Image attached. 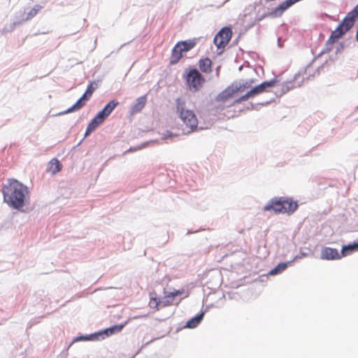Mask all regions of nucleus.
Wrapping results in <instances>:
<instances>
[{
  "label": "nucleus",
  "instance_id": "f704fd0d",
  "mask_svg": "<svg viewBox=\"0 0 358 358\" xmlns=\"http://www.w3.org/2000/svg\"><path fill=\"white\" fill-rule=\"evenodd\" d=\"M212 274H213V277L217 278V284H219L220 283V276H221L220 273L217 271H213Z\"/></svg>",
  "mask_w": 358,
  "mask_h": 358
},
{
  "label": "nucleus",
  "instance_id": "c9c22d12",
  "mask_svg": "<svg viewBox=\"0 0 358 358\" xmlns=\"http://www.w3.org/2000/svg\"><path fill=\"white\" fill-rule=\"evenodd\" d=\"M344 43H340L338 45H337V48H336V53H339L341 52L343 49H344Z\"/></svg>",
  "mask_w": 358,
  "mask_h": 358
},
{
  "label": "nucleus",
  "instance_id": "72a5a7b5",
  "mask_svg": "<svg viewBox=\"0 0 358 358\" xmlns=\"http://www.w3.org/2000/svg\"><path fill=\"white\" fill-rule=\"evenodd\" d=\"M247 68H248V74H252L253 73H255L256 72V69L254 68L253 66H250L249 64V62H248V66H247Z\"/></svg>",
  "mask_w": 358,
  "mask_h": 358
},
{
  "label": "nucleus",
  "instance_id": "9b49d317",
  "mask_svg": "<svg viewBox=\"0 0 358 358\" xmlns=\"http://www.w3.org/2000/svg\"><path fill=\"white\" fill-rule=\"evenodd\" d=\"M43 8L42 6L35 5L33 8H31L29 12L27 13L25 18H23L22 20L15 21L13 24H10V29L8 31H13L17 24H20L22 22L28 21L32 19L37 13Z\"/></svg>",
  "mask_w": 358,
  "mask_h": 358
},
{
  "label": "nucleus",
  "instance_id": "423d86ee",
  "mask_svg": "<svg viewBox=\"0 0 358 358\" xmlns=\"http://www.w3.org/2000/svg\"><path fill=\"white\" fill-rule=\"evenodd\" d=\"M231 35L232 31L230 27H223L215 35L213 42L218 49L224 48L230 41Z\"/></svg>",
  "mask_w": 358,
  "mask_h": 358
},
{
  "label": "nucleus",
  "instance_id": "20e7f679",
  "mask_svg": "<svg viewBox=\"0 0 358 358\" xmlns=\"http://www.w3.org/2000/svg\"><path fill=\"white\" fill-rule=\"evenodd\" d=\"M98 86L99 81L90 82V83L87 85L86 91L82 95V96L71 107L69 108L67 110L63 112H60L58 115H62L69 113H73L79 110L85 105L86 102L90 99L94 90L98 87Z\"/></svg>",
  "mask_w": 358,
  "mask_h": 358
},
{
  "label": "nucleus",
  "instance_id": "de8ad7c7",
  "mask_svg": "<svg viewBox=\"0 0 358 358\" xmlns=\"http://www.w3.org/2000/svg\"><path fill=\"white\" fill-rule=\"evenodd\" d=\"M297 75H295L294 80L296 79Z\"/></svg>",
  "mask_w": 358,
  "mask_h": 358
},
{
  "label": "nucleus",
  "instance_id": "a19ab883",
  "mask_svg": "<svg viewBox=\"0 0 358 358\" xmlns=\"http://www.w3.org/2000/svg\"><path fill=\"white\" fill-rule=\"evenodd\" d=\"M192 233H193V232H192V231H187V234H192Z\"/></svg>",
  "mask_w": 358,
  "mask_h": 358
},
{
  "label": "nucleus",
  "instance_id": "a878e982",
  "mask_svg": "<svg viewBox=\"0 0 358 358\" xmlns=\"http://www.w3.org/2000/svg\"><path fill=\"white\" fill-rule=\"evenodd\" d=\"M181 294V292L177 290L175 292H169L167 295H166L164 298V306L169 304L172 302L173 299Z\"/></svg>",
  "mask_w": 358,
  "mask_h": 358
},
{
  "label": "nucleus",
  "instance_id": "7ed1b4c3",
  "mask_svg": "<svg viewBox=\"0 0 358 358\" xmlns=\"http://www.w3.org/2000/svg\"><path fill=\"white\" fill-rule=\"evenodd\" d=\"M176 110L179 113V117L188 129L187 134L193 131L198 125V120L194 113L189 109L185 108V103L181 99H176Z\"/></svg>",
  "mask_w": 358,
  "mask_h": 358
},
{
  "label": "nucleus",
  "instance_id": "f8f14e48",
  "mask_svg": "<svg viewBox=\"0 0 358 358\" xmlns=\"http://www.w3.org/2000/svg\"><path fill=\"white\" fill-rule=\"evenodd\" d=\"M229 297L232 300L241 301L244 304L246 297L245 287L243 285L238 286L235 290L229 293Z\"/></svg>",
  "mask_w": 358,
  "mask_h": 358
},
{
  "label": "nucleus",
  "instance_id": "58836bf2",
  "mask_svg": "<svg viewBox=\"0 0 358 358\" xmlns=\"http://www.w3.org/2000/svg\"><path fill=\"white\" fill-rule=\"evenodd\" d=\"M220 68H221V66H218L216 68V69H215V71H216V76H219Z\"/></svg>",
  "mask_w": 358,
  "mask_h": 358
},
{
  "label": "nucleus",
  "instance_id": "e433bc0d",
  "mask_svg": "<svg viewBox=\"0 0 358 358\" xmlns=\"http://www.w3.org/2000/svg\"><path fill=\"white\" fill-rule=\"evenodd\" d=\"M93 131H94V130L87 125V129L85 130V137H87Z\"/></svg>",
  "mask_w": 358,
  "mask_h": 358
},
{
  "label": "nucleus",
  "instance_id": "c756f323",
  "mask_svg": "<svg viewBox=\"0 0 358 358\" xmlns=\"http://www.w3.org/2000/svg\"><path fill=\"white\" fill-rule=\"evenodd\" d=\"M279 81H280V80H278L277 78V77H275L274 78L271 79V80L264 81L262 83H263L265 89L267 90L268 88L273 87Z\"/></svg>",
  "mask_w": 358,
  "mask_h": 358
},
{
  "label": "nucleus",
  "instance_id": "2f4dec72",
  "mask_svg": "<svg viewBox=\"0 0 358 358\" xmlns=\"http://www.w3.org/2000/svg\"><path fill=\"white\" fill-rule=\"evenodd\" d=\"M101 124V122L96 117H94L88 124V126L94 131Z\"/></svg>",
  "mask_w": 358,
  "mask_h": 358
},
{
  "label": "nucleus",
  "instance_id": "f3484780",
  "mask_svg": "<svg viewBox=\"0 0 358 358\" xmlns=\"http://www.w3.org/2000/svg\"><path fill=\"white\" fill-rule=\"evenodd\" d=\"M293 262L294 260L279 263L276 266H275L269 271L268 275H275L281 273L287 268L288 266L291 265Z\"/></svg>",
  "mask_w": 358,
  "mask_h": 358
},
{
  "label": "nucleus",
  "instance_id": "ddd939ff",
  "mask_svg": "<svg viewBox=\"0 0 358 358\" xmlns=\"http://www.w3.org/2000/svg\"><path fill=\"white\" fill-rule=\"evenodd\" d=\"M147 103V95L138 97L130 108V113L134 115L140 113Z\"/></svg>",
  "mask_w": 358,
  "mask_h": 358
},
{
  "label": "nucleus",
  "instance_id": "79ce46f5",
  "mask_svg": "<svg viewBox=\"0 0 358 358\" xmlns=\"http://www.w3.org/2000/svg\"><path fill=\"white\" fill-rule=\"evenodd\" d=\"M24 13V12L20 11V15H23Z\"/></svg>",
  "mask_w": 358,
  "mask_h": 358
},
{
  "label": "nucleus",
  "instance_id": "1a4fd4ad",
  "mask_svg": "<svg viewBox=\"0 0 358 358\" xmlns=\"http://www.w3.org/2000/svg\"><path fill=\"white\" fill-rule=\"evenodd\" d=\"M341 254L338 253L337 249L331 248L329 247H324L322 249L320 257L322 259L334 260L339 259L341 258Z\"/></svg>",
  "mask_w": 358,
  "mask_h": 358
},
{
  "label": "nucleus",
  "instance_id": "4468645a",
  "mask_svg": "<svg viewBox=\"0 0 358 358\" xmlns=\"http://www.w3.org/2000/svg\"><path fill=\"white\" fill-rule=\"evenodd\" d=\"M283 206H285V210L282 209V213H287L288 215L294 213L298 208L297 201H294L292 198L286 196Z\"/></svg>",
  "mask_w": 358,
  "mask_h": 358
},
{
  "label": "nucleus",
  "instance_id": "6e6552de",
  "mask_svg": "<svg viewBox=\"0 0 358 358\" xmlns=\"http://www.w3.org/2000/svg\"><path fill=\"white\" fill-rule=\"evenodd\" d=\"M355 23L346 16L340 22L335 30L332 31L333 36L337 37L338 39L344 36L351 28L354 26Z\"/></svg>",
  "mask_w": 358,
  "mask_h": 358
},
{
  "label": "nucleus",
  "instance_id": "a18cd8bd",
  "mask_svg": "<svg viewBox=\"0 0 358 358\" xmlns=\"http://www.w3.org/2000/svg\"><path fill=\"white\" fill-rule=\"evenodd\" d=\"M242 291L243 289H239V293H241L242 294Z\"/></svg>",
  "mask_w": 358,
  "mask_h": 358
},
{
  "label": "nucleus",
  "instance_id": "2eb2a0df",
  "mask_svg": "<svg viewBox=\"0 0 358 358\" xmlns=\"http://www.w3.org/2000/svg\"><path fill=\"white\" fill-rule=\"evenodd\" d=\"M205 315L204 311H201L200 313L197 314L196 316L189 319L185 325V328L193 329L196 327L202 321L203 316Z\"/></svg>",
  "mask_w": 358,
  "mask_h": 358
},
{
  "label": "nucleus",
  "instance_id": "09e8293b",
  "mask_svg": "<svg viewBox=\"0 0 358 358\" xmlns=\"http://www.w3.org/2000/svg\"><path fill=\"white\" fill-rule=\"evenodd\" d=\"M250 80L251 83H253V80L252 79H250Z\"/></svg>",
  "mask_w": 358,
  "mask_h": 358
},
{
  "label": "nucleus",
  "instance_id": "412c9836",
  "mask_svg": "<svg viewBox=\"0 0 358 358\" xmlns=\"http://www.w3.org/2000/svg\"><path fill=\"white\" fill-rule=\"evenodd\" d=\"M62 165L57 159H52L49 162L48 171L51 172L52 174H55L61 170Z\"/></svg>",
  "mask_w": 358,
  "mask_h": 358
},
{
  "label": "nucleus",
  "instance_id": "a211bd4d",
  "mask_svg": "<svg viewBox=\"0 0 358 358\" xmlns=\"http://www.w3.org/2000/svg\"><path fill=\"white\" fill-rule=\"evenodd\" d=\"M182 51L180 50V48H179V45H176L171 52V57L170 60L171 64H177L179 60L182 57Z\"/></svg>",
  "mask_w": 358,
  "mask_h": 358
},
{
  "label": "nucleus",
  "instance_id": "393cba45",
  "mask_svg": "<svg viewBox=\"0 0 358 358\" xmlns=\"http://www.w3.org/2000/svg\"><path fill=\"white\" fill-rule=\"evenodd\" d=\"M293 81L294 80L285 82L280 85V96L287 93L290 90H292L294 87V86L292 84Z\"/></svg>",
  "mask_w": 358,
  "mask_h": 358
},
{
  "label": "nucleus",
  "instance_id": "37998d69",
  "mask_svg": "<svg viewBox=\"0 0 358 358\" xmlns=\"http://www.w3.org/2000/svg\"><path fill=\"white\" fill-rule=\"evenodd\" d=\"M82 142H83V140H82V141H80L79 142V143L78 144V145H80L82 143Z\"/></svg>",
  "mask_w": 358,
  "mask_h": 358
},
{
  "label": "nucleus",
  "instance_id": "6ab92c4d",
  "mask_svg": "<svg viewBox=\"0 0 358 358\" xmlns=\"http://www.w3.org/2000/svg\"><path fill=\"white\" fill-rule=\"evenodd\" d=\"M211 65L212 62L208 57L201 59L199 62V66L200 70L205 73H209L212 71Z\"/></svg>",
  "mask_w": 358,
  "mask_h": 358
},
{
  "label": "nucleus",
  "instance_id": "7c9ffc66",
  "mask_svg": "<svg viewBox=\"0 0 358 358\" xmlns=\"http://www.w3.org/2000/svg\"><path fill=\"white\" fill-rule=\"evenodd\" d=\"M161 304H163V306H164V299H159L158 301L156 298L153 299L152 298L150 301V306L151 308H157L158 306H160Z\"/></svg>",
  "mask_w": 358,
  "mask_h": 358
},
{
  "label": "nucleus",
  "instance_id": "f257e3e1",
  "mask_svg": "<svg viewBox=\"0 0 358 358\" xmlns=\"http://www.w3.org/2000/svg\"><path fill=\"white\" fill-rule=\"evenodd\" d=\"M28 188L15 179H8V183L3 185L2 194L3 201L15 210H20L25 205L26 194Z\"/></svg>",
  "mask_w": 358,
  "mask_h": 358
},
{
  "label": "nucleus",
  "instance_id": "ea45409f",
  "mask_svg": "<svg viewBox=\"0 0 358 358\" xmlns=\"http://www.w3.org/2000/svg\"><path fill=\"white\" fill-rule=\"evenodd\" d=\"M153 340H154V339H152V340H151V341H150L146 342V343H145V345H148V343H151Z\"/></svg>",
  "mask_w": 358,
  "mask_h": 358
},
{
  "label": "nucleus",
  "instance_id": "bb28decb",
  "mask_svg": "<svg viewBox=\"0 0 358 358\" xmlns=\"http://www.w3.org/2000/svg\"><path fill=\"white\" fill-rule=\"evenodd\" d=\"M345 16L355 23L357 19H358V4Z\"/></svg>",
  "mask_w": 358,
  "mask_h": 358
},
{
  "label": "nucleus",
  "instance_id": "c85d7f7f",
  "mask_svg": "<svg viewBox=\"0 0 358 358\" xmlns=\"http://www.w3.org/2000/svg\"><path fill=\"white\" fill-rule=\"evenodd\" d=\"M270 102H271V101H266L264 102L257 103L256 104H254L253 103L250 102V103H248L247 108H248V110H250V109L257 110L259 106H265V105L270 103Z\"/></svg>",
  "mask_w": 358,
  "mask_h": 358
},
{
  "label": "nucleus",
  "instance_id": "4be33fe9",
  "mask_svg": "<svg viewBox=\"0 0 358 358\" xmlns=\"http://www.w3.org/2000/svg\"><path fill=\"white\" fill-rule=\"evenodd\" d=\"M266 91L263 83H260L257 86L252 87L249 91H248V99L253 97L263 92Z\"/></svg>",
  "mask_w": 358,
  "mask_h": 358
},
{
  "label": "nucleus",
  "instance_id": "49530a36",
  "mask_svg": "<svg viewBox=\"0 0 358 358\" xmlns=\"http://www.w3.org/2000/svg\"><path fill=\"white\" fill-rule=\"evenodd\" d=\"M252 26H253V24H251L250 26H248V29Z\"/></svg>",
  "mask_w": 358,
  "mask_h": 358
},
{
  "label": "nucleus",
  "instance_id": "39448f33",
  "mask_svg": "<svg viewBox=\"0 0 358 358\" xmlns=\"http://www.w3.org/2000/svg\"><path fill=\"white\" fill-rule=\"evenodd\" d=\"M186 81L191 90L197 91L205 82V78L197 69H191L186 75Z\"/></svg>",
  "mask_w": 358,
  "mask_h": 358
},
{
  "label": "nucleus",
  "instance_id": "c03bdc74",
  "mask_svg": "<svg viewBox=\"0 0 358 358\" xmlns=\"http://www.w3.org/2000/svg\"><path fill=\"white\" fill-rule=\"evenodd\" d=\"M124 45H125V43H124V44L121 45V46H120V49L121 48H122Z\"/></svg>",
  "mask_w": 358,
  "mask_h": 358
},
{
  "label": "nucleus",
  "instance_id": "dca6fc26",
  "mask_svg": "<svg viewBox=\"0 0 358 358\" xmlns=\"http://www.w3.org/2000/svg\"><path fill=\"white\" fill-rule=\"evenodd\" d=\"M358 250V241L343 245L341 248V254L342 257H346L354 252Z\"/></svg>",
  "mask_w": 358,
  "mask_h": 358
},
{
  "label": "nucleus",
  "instance_id": "0eeeda50",
  "mask_svg": "<svg viewBox=\"0 0 358 358\" xmlns=\"http://www.w3.org/2000/svg\"><path fill=\"white\" fill-rule=\"evenodd\" d=\"M285 196L274 197L270 199L264 206V211L273 210L275 213H282V209L285 210L283 206Z\"/></svg>",
  "mask_w": 358,
  "mask_h": 358
},
{
  "label": "nucleus",
  "instance_id": "5701e85b",
  "mask_svg": "<svg viewBox=\"0 0 358 358\" xmlns=\"http://www.w3.org/2000/svg\"><path fill=\"white\" fill-rule=\"evenodd\" d=\"M98 340H99V334H96V332H95V333L91 334L90 335L77 336L73 340V342L85 341H98Z\"/></svg>",
  "mask_w": 358,
  "mask_h": 358
},
{
  "label": "nucleus",
  "instance_id": "f03ea898",
  "mask_svg": "<svg viewBox=\"0 0 358 358\" xmlns=\"http://www.w3.org/2000/svg\"><path fill=\"white\" fill-rule=\"evenodd\" d=\"M245 90L246 80H237L220 92L216 99L218 101H226L233 99H234V103H238L246 100V94H242Z\"/></svg>",
  "mask_w": 358,
  "mask_h": 358
},
{
  "label": "nucleus",
  "instance_id": "aec40b11",
  "mask_svg": "<svg viewBox=\"0 0 358 358\" xmlns=\"http://www.w3.org/2000/svg\"><path fill=\"white\" fill-rule=\"evenodd\" d=\"M176 45H179L182 52H188L196 45V42L194 40L182 41L178 42Z\"/></svg>",
  "mask_w": 358,
  "mask_h": 358
},
{
  "label": "nucleus",
  "instance_id": "4c0bfd02",
  "mask_svg": "<svg viewBox=\"0 0 358 358\" xmlns=\"http://www.w3.org/2000/svg\"><path fill=\"white\" fill-rule=\"evenodd\" d=\"M268 278V276L266 275H262L259 276V282H264L265 280H266Z\"/></svg>",
  "mask_w": 358,
  "mask_h": 358
},
{
  "label": "nucleus",
  "instance_id": "9d476101",
  "mask_svg": "<svg viewBox=\"0 0 358 358\" xmlns=\"http://www.w3.org/2000/svg\"><path fill=\"white\" fill-rule=\"evenodd\" d=\"M126 324L127 322L124 324L113 325L108 328L105 329L104 330L96 332V334H99V340L104 339L106 337H108L111 335L120 332Z\"/></svg>",
  "mask_w": 358,
  "mask_h": 358
},
{
  "label": "nucleus",
  "instance_id": "473e14b6",
  "mask_svg": "<svg viewBox=\"0 0 358 358\" xmlns=\"http://www.w3.org/2000/svg\"><path fill=\"white\" fill-rule=\"evenodd\" d=\"M94 117L102 123L108 116L101 110Z\"/></svg>",
  "mask_w": 358,
  "mask_h": 358
},
{
  "label": "nucleus",
  "instance_id": "b1692460",
  "mask_svg": "<svg viewBox=\"0 0 358 358\" xmlns=\"http://www.w3.org/2000/svg\"><path fill=\"white\" fill-rule=\"evenodd\" d=\"M119 104V102L113 99L110 101H109L102 109V110L108 114V116L110 115V114L113 112V110L115 108V107Z\"/></svg>",
  "mask_w": 358,
  "mask_h": 358
},
{
  "label": "nucleus",
  "instance_id": "cd10ccee",
  "mask_svg": "<svg viewBox=\"0 0 358 358\" xmlns=\"http://www.w3.org/2000/svg\"><path fill=\"white\" fill-rule=\"evenodd\" d=\"M338 39V38L337 37L333 36V33L331 32L329 39L326 42V46H328L329 45H331V44L335 43ZM330 50H331V48L326 47V48L322 51L321 54H324L325 52H329Z\"/></svg>",
  "mask_w": 358,
  "mask_h": 358
}]
</instances>
